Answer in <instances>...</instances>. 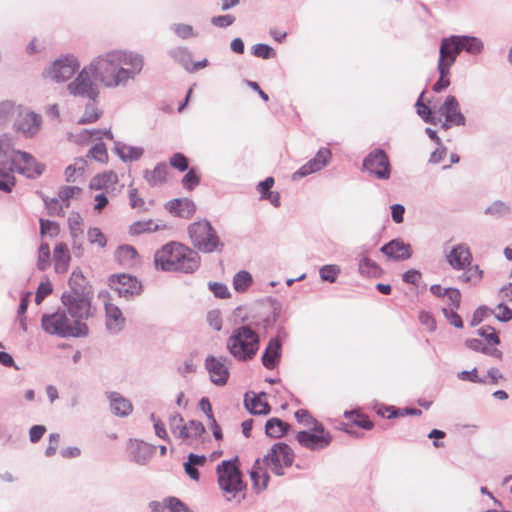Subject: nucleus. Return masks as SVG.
Masks as SVG:
<instances>
[{
  "label": "nucleus",
  "instance_id": "obj_1",
  "mask_svg": "<svg viewBox=\"0 0 512 512\" xmlns=\"http://www.w3.org/2000/svg\"><path fill=\"white\" fill-rule=\"evenodd\" d=\"M94 78L104 88L127 87L144 67L142 55L127 50H112L92 59Z\"/></svg>",
  "mask_w": 512,
  "mask_h": 512
},
{
  "label": "nucleus",
  "instance_id": "obj_2",
  "mask_svg": "<svg viewBox=\"0 0 512 512\" xmlns=\"http://www.w3.org/2000/svg\"><path fill=\"white\" fill-rule=\"evenodd\" d=\"M44 166L29 153L15 150L7 135L0 137V176L17 171L27 178H36L43 172Z\"/></svg>",
  "mask_w": 512,
  "mask_h": 512
},
{
  "label": "nucleus",
  "instance_id": "obj_3",
  "mask_svg": "<svg viewBox=\"0 0 512 512\" xmlns=\"http://www.w3.org/2000/svg\"><path fill=\"white\" fill-rule=\"evenodd\" d=\"M154 262L162 271L193 273L199 268L200 256L181 243L170 242L155 253Z\"/></svg>",
  "mask_w": 512,
  "mask_h": 512
},
{
  "label": "nucleus",
  "instance_id": "obj_4",
  "mask_svg": "<svg viewBox=\"0 0 512 512\" xmlns=\"http://www.w3.org/2000/svg\"><path fill=\"white\" fill-rule=\"evenodd\" d=\"M259 335L247 325L235 328L227 339L229 353L238 361L254 358L259 349Z\"/></svg>",
  "mask_w": 512,
  "mask_h": 512
},
{
  "label": "nucleus",
  "instance_id": "obj_5",
  "mask_svg": "<svg viewBox=\"0 0 512 512\" xmlns=\"http://www.w3.org/2000/svg\"><path fill=\"white\" fill-rule=\"evenodd\" d=\"M41 326L46 333L63 338L81 337L88 334L87 325L79 321H71L65 311L44 314L41 319Z\"/></svg>",
  "mask_w": 512,
  "mask_h": 512
},
{
  "label": "nucleus",
  "instance_id": "obj_6",
  "mask_svg": "<svg viewBox=\"0 0 512 512\" xmlns=\"http://www.w3.org/2000/svg\"><path fill=\"white\" fill-rule=\"evenodd\" d=\"M188 233L194 247L203 253L222 251L224 247L215 229L207 220L197 221L189 225Z\"/></svg>",
  "mask_w": 512,
  "mask_h": 512
},
{
  "label": "nucleus",
  "instance_id": "obj_7",
  "mask_svg": "<svg viewBox=\"0 0 512 512\" xmlns=\"http://www.w3.org/2000/svg\"><path fill=\"white\" fill-rule=\"evenodd\" d=\"M94 69L92 62L84 66L77 76L67 85L69 95L96 102L99 97V88L93 80Z\"/></svg>",
  "mask_w": 512,
  "mask_h": 512
},
{
  "label": "nucleus",
  "instance_id": "obj_8",
  "mask_svg": "<svg viewBox=\"0 0 512 512\" xmlns=\"http://www.w3.org/2000/svg\"><path fill=\"white\" fill-rule=\"evenodd\" d=\"M237 461V458L225 460L217 466L218 484L221 490L229 495L227 496L228 500H231L244 488Z\"/></svg>",
  "mask_w": 512,
  "mask_h": 512
},
{
  "label": "nucleus",
  "instance_id": "obj_9",
  "mask_svg": "<svg viewBox=\"0 0 512 512\" xmlns=\"http://www.w3.org/2000/svg\"><path fill=\"white\" fill-rule=\"evenodd\" d=\"M62 304L74 321L88 319L93 315L91 298L88 291L81 289L68 290L62 294Z\"/></svg>",
  "mask_w": 512,
  "mask_h": 512
},
{
  "label": "nucleus",
  "instance_id": "obj_10",
  "mask_svg": "<svg viewBox=\"0 0 512 512\" xmlns=\"http://www.w3.org/2000/svg\"><path fill=\"white\" fill-rule=\"evenodd\" d=\"M294 453L285 443L274 444L270 451L264 456V465L276 475H283V469L292 465Z\"/></svg>",
  "mask_w": 512,
  "mask_h": 512
},
{
  "label": "nucleus",
  "instance_id": "obj_11",
  "mask_svg": "<svg viewBox=\"0 0 512 512\" xmlns=\"http://www.w3.org/2000/svg\"><path fill=\"white\" fill-rule=\"evenodd\" d=\"M80 64L73 55L56 59L43 72V76L55 82H65L78 70Z\"/></svg>",
  "mask_w": 512,
  "mask_h": 512
},
{
  "label": "nucleus",
  "instance_id": "obj_12",
  "mask_svg": "<svg viewBox=\"0 0 512 512\" xmlns=\"http://www.w3.org/2000/svg\"><path fill=\"white\" fill-rule=\"evenodd\" d=\"M296 439L301 446L316 451L328 447L332 436L322 423H315L310 430L298 432Z\"/></svg>",
  "mask_w": 512,
  "mask_h": 512
},
{
  "label": "nucleus",
  "instance_id": "obj_13",
  "mask_svg": "<svg viewBox=\"0 0 512 512\" xmlns=\"http://www.w3.org/2000/svg\"><path fill=\"white\" fill-rule=\"evenodd\" d=\"M363 167L378 179L387 180L391 174L389 158L382 149L370 152L363 161Z\"/></svg>",
  "mask_w": 512,
  "mask_h": 512
},
{
  "label": "nucleus",
  "instance_id": "obj_14",
  "mask_svg": "<svg viewBox=\"0 0 512 512\" xmlns=\"http://www.w3.org/2000/svg\"><path fill=\"white\" fill-rule=\"evenodd\" d=\"M109 282L110 287L121 297L129 298L139 294L141 291L140 282L128 274L113 275L110 277Z\"/></svg>",
  "mask_w": 512,
  "mask_h": 512
},
{
  "label": "nucleus",
  "instance_id": "obj_15",
  "mask_svg": "<svg viewBox=\"0 0 512 512\" xmlns=\"http://www.w3.org/2000/svg\"><path fill=\"white\" fill-rule=\"evenodd\" d=\"M438 113L440 116L445 117V123L442 124V127L448 129L450 125H464L465 117L460 112L459 103L457 99L450 95L448 96L444 103L439 107Z\"/></svg>",
  "mask_w": 512,
  "mask_h": 512
},
{
  "label": "nucleus",
  "instance_id": "obj_16",
  "mask_svg": "<svg viewBox=\"0 0 512 512\" xmlns=\"http://www.w3.org/2000/svg\"><path fill=\"white\" fill-rule=\"evenodd\" d=\"M205 368L209 373L212 383L217 386H223L227 383L229 378V369L226 358L208 356L205 360Z\"/></svg>",
  "mask_w": 512,
  "mask_h": 512
},
{
  "label": "nucleus",
  "instance_id": "obj_17",
  "mask_svg": "<svg viewBox=\"0 0 512 512\" xmlns=\"http://www.w3.org/2000/svg\"><path fill=\"white\" fill-rule=\"evenodd\" d=\"M81 189L77 186H65L62 187L58 192V199L53 198L50 200H45L47 208L51 211V213H55L57 215H63L64 209L69 207V200L76 195H79Z\"/></svg>",
  "mask_w": 512,
  "mask_h": 512
},
{
  "label": "nucleus",
  "instance_id": "obj_18",
  "mask_svg": "<svg viewBox=\"0 0 512 512\" xmlns=\"http://www.w3.org/2000/svg\"><path fill=\"white\" fill-rule=\"evenodd\" d=\"M457 39L458 36L453 35L442 40L438 66L450 68L453 65L457 55L460 53Z\"/></svg>",
  "mask_w": 512,
  "mask_h": 512
},
{
  "label": "nucleus",
  "instance_id": "obj_19",
  "mask_svg": "<svg viewBox=\"0 0 512 512\" xmlns=\"http://www.w3.org/2000/svg\"><path fill=\"white\" fill-rule=\"evenodd\" d=\"M331 157V152L328 148H321L313 159L304 164L298 171L293 175V178H300L320 171L325 167Z\"/></svg>",
  "mask_w": 512,
  "mask_h": 512
},
{
  "label": "nucleus",
  "instance_id": "obj_20",
  "mask_svg": "<svg viewBox=\"0 0 512 512\" xmlns=\"http://www.w3.org/2000/svg\"><path fill=\"white\" fill-rule=\"evenodd\" d=\"M449 265L456 270H465L472 262V253L466 244H458L447 255Z\"/></svg>",
  "mask_w": 512,
  "mask_h": 512
},
{
  "label": "nucleus",
  "instance_id": "obj_21",
  "mask_svg": "<svg viewBox=\"0 0 512 512\" xmlns=\"http://www.w3.org/2000/svg\"><path fill=\"white\" fill-rule=\"evenodd\" d=\"M92 190H104L108 194L120 192L118 188V176L113 171H107L94 176L89 184Z\"/></svg>",
  "mask_w": 512,
  "mask_h": 512
},
{
  "label": "nucleus",
  "instance_id": "obj_22",
  "mask_svg": "<svg viewBox=\"0 0 512 512\" xmlns=\"http://www.w3.org/2000/svg\"><path fill=\"white\" fill-rule=\"evenodd\" d=\"M41 119L40 117L29 111L22 109V116H18L15 119V126L17 130L21 131L26 136L35 135L40 129Z\"/></svg>",
  "mask_w": 512,
  "mask_h": 512
},
{
  "label": "nucleus",
  "instance_id": "obj_23",
  "mask_svg": "<svg viewBox=\"0 0 512 512\" xmlns=\"http://www.w3.org/2000/svg\"><path fill=\"white\" fill-rule=\"evenodd\" d=\"M104 136L108 139H113V135L110 130L83 129L78 132H69L67 134L70 142L80 145L87 144L92 140H101Z\"/></svg>",
  "mask_w": 512,
  "mask_h": 512
},
{
  "label": "nucleus",
  "instance_id": "obj_24",
  "mask_svg": "<svg viewBox=\"0 0 512 512\" xmlns=\"http://www.w3.org/2000/svg\"><path fill=\"white\" fill-rule=\"evenodd\" d=\"M381 252L388 258L405 260L411 257V247L402 240L394 239L381 247Z\"/></svg>",
  "mask_w": 512,
  "mask_h": 512
},
{
  "label": "nucleus",
  "instance_id": "obj_25",
  "mask_svg": "<svg viewBox=\"0 0 512 512\" xmlns=\"http://www.w3.org/2000/svg\"><path fill=\"white\" fill-rule=\"evenodd\" d=\"M106 312V327L112 334L120 332L125 325V318L116 305L112 303H105Z\"/></svg>",
  "mask_w": 512,
  "mask_h": 512
},
{
  "label": "nucleus",
  "instance_id": "obj_26",
  "mask_svg": "<svg viewBox=\"0 0 512 512\" xmlns=\"http://www.w3.org/2000/svg\"><path fill=\"white\" fill-rule=\"evenodd\" d=\"M166 209L170 213L185 219L191 218L196 211L194 202L187 198L168 201L166 203Z\"/></svg>",
  "mask_w": 512,
  "mask_h": 512
},
{
  "label": "nucleus",
  "instance_id": "obj_27",
  "mask_svg": "<svg viewBox=\"0 0 512 512\" xmlns=\"http://www.w3.org/2000/svg\"><path fill=\"white\" fill-rule=\"evenodd\" d=\"M204 432L205 428L201 422L190 420L185 423L184 426H181L177 438L189 445H192L204 434Z\"/></svg>",
  "mask_w": 512,
  "mask_h": 512
},
{
  "label": "nucleus",
  "instance_id": "obj_28",
  "mask_svg": "<svg viewBox=\"0 0 512 512\" xmlns=\"http://www.w3.org/2000/svg\"><path fill=\"white\" fill-rule=\"evenodd\" d=\"M281 341L278 337L271 338L263 355H262V363L264 367L267 369H274L281 357Z\"/></svg>",
  "mask_w": 512,
  "mask_h": 512
},
{
  "label": "nucleus",
  "instance_id": "obj_29",
  "mask_svg": "<svg viewBox=\"0 0 512 512\" xmlns=\"http://www.w3.org/2000/svg\"><path fill=\"white\" fill-rule=\"evenodd\" d=\"M71 255L68 246L61 242L55 245L53 250V262L56 273L64 274L68 271Z\"/></svg>",
  "mask_w": 512,
  "mask_h": 512
},
{
  "label": "nucleus",
  "instance_id": "obj_30",
  "mask_svg": "<svg viewBox=\"0 0 512 512\" xmlns=\"http://www.w3.org/2000/svg\"><path fill=\"white\" fill-rule=\"evenodd\" d=\"M138 254L134 247L130 245L120 246L115 252V258L119 264L130 268L138 263Z\"/></svg>",
  "mask_w": 512,
  "mask_h": 512
},
{
  "label": "nucleus",
  "instance_id": "obj_31",
  "mask_svg": "<svg viewBox=\"0 0 512 512\" xmlns=\"http://www.w3.org/2000/svg\"><path fill=\"white\" fill-rule=\"evenodd\" d=\"M168 174V166L165 163H158L153 170H146L144 178L152 187L161 185L166 182Z\"/></svg>",
  "mask_w": 512,
  "mask_h": 512
},
{
  "label": "nucleus",
  "instance_id": "obj_32",
  "mask_svg": "<svg viewBox=\"0 0 512 512\" xmlns=\"http://www.w3.org/2000/svg\"><path fill=\"white\" fill-rule=\"evenodd\" d=\"M250 478L253 488L256 492H261L266 489L268 485L269 476L260 465V460L257 459L252 470L250 471Z\"/></svg>",
  "mask_w": 512,
  "mask_h": 512
},
{
  "label": "nucleus",
  "instance_id": "obj_33",
  "mask_svg": "<svg viewBox=\"0 0 512 512\" xmlns=\"http://www.w3.org/2000/svg\"><path fill=\"white\" fill-rule=\"evenodd\" d=\"M22 106L6 100L0 103V125H4L18 116H22Z\"/></svg>",
  "mask_w": 512,
  "mask_h": 512
},
{
  "label": "nucleus",
  "instance_id": "obj_34",
  "mask_svg": "<svg viewBox=\"0 0 512 512\" xmlns=\"http://www.w3.org/2000/svg\"><path fill=\"white\" fill-rule=\"evenodd\" d=\"M112 412L117 416H127L132 411V405L129 400L122 397L116 392L109 394Z\"/></svg>",
  "mask_w": 512,
  "mask_h": 512
},
{
  "label": "nucleus",
  "instance_id": "obj_35",
  "mask_svg": "<svg viewBox=\"0 0 512 512\" xmlns=\"http://www.w3.org/2000/svg\"><path fill=\"white\" fill-rule=\"evenodd\" d=\"M115 152L123 161L138 160L143 155V148L130 146L121 142L115 143Z\"/></svg>",
  "mask_w": 512,
  "mask_h": 512
},
{
  "label": "nucleus",
  "instance_id": "obj_36",
  "mask_svg": "<svg viewBox=\"0 0 512 512\" xmlns=\"http://www.w3.org/2000/svg\"><path fill=\"white\" fill-rule=\"evenodd\" d=\"M460 51L464 50L470 54L477 55L483 51V42L473 36H458L457 39Z\"/></svg>",
  "mask_w": 512,
  "mask_h": 512
},
{
  "label": "nucleus",
  "instance_id": "obj_37",
  "mask_svg": "<svg viewBox=\"0 0 512 512\" xmlns=\"http://www.w3.org/2000/svg\"><path fill=\"white\" fill-rule=\"evenodd\" d=\"M133 459L139 464H145L152 456V448L145 442L135 441L130 446Z\"/></svg>",
  "mask_w": 512,
  "mask_h": 512
},
{
  "label": "nucleus",
  "instance_id": "obj_38",
  "mask_svg": "<svg viewBox=\"0 0 512 512\" xmlns=\"http://www.w3.org/2000/svg\"><path fill=\"white\" fill-rule=\"evenodd\" d=\"M358 272L363 276L377 278L381 275L382 271L375 261L362 255L359 259Z\"/></svg>",
  "mask_w": 512,
  "mask_h": 512
},
{
  "label": "nucleus",
  "instance_id": "obj_39",
  "mask_svg": "<svg viewBox=\"0 0 512 512\" xmlns=\"http://www.w3.org/2000/svg\"><path fill=\"white\" fill-rule=\"evenodd\" d=\"M68 228L72 239H81L84 233V220L78 212H71L68 216Z\"/></svg>",
  "mask_w": 512,
  "mask_h": 512
},
{
  "label": "nucleus",
  "instance_id": "obj_40",
  "mask_svg": "<svg viewBox=\"0 0 512 512\" xmlns=\"http://www.w3.org/2000/svg\"><path fill=\"white\" fill-rule=\"evenodd\" d=\"M288 429L289 425L278 418L269 419L265 425L266 434L271 438L282 437Z\"/></svg>",
  "mask_w": 512,
  "mask_h": 512
},
{
  "label": "nucleus",
  "instance_id": "obj_41",
  "mask_svg": "<svg viewBox=\"0 0 512 512\" xmlns=\"http://www.w3.org/2000/svg\"><path fill=\"white\" fill-rule=\"evenodd\" d=\"M265 394L253 396L250 400L245 399V405L252 414H268L270 407L268 403L263 399Z\"/></svg>",
  "mask_w": 512,
  "mask_h": 512
},
{
  "label": "nucleus",
  "instance_id": "obj_42",
  "mask_svg": "<svg viewBox=\"0 0 512 512\" xmlns=\"http://www.w3.org/2000/svg\"><path fill=\"white\" fill-rule=\"evenodd\" d=\"M483 278V271L478 265L468 266L464 272L459 276V280L464 283L472 285L478 284Z\"/></svg>",
  "mask_w": 512,
  "mask_h": 512
},
{
  "label": "nucleus",
  "instance_id": "obj_43",
  "mask_svg": "<svg viewBox=\"0 0 512 512\" xmlns=\"http://www.w3.org/2000/svg\"><path fill=\"white\" fill-rule=\"evenodd\" d=\"M86 161L83 158L76 159L75 162L69 165L65 170V179L67 182H75L85 170Z\"/></svg>",
  "mask_w": 512,
  "mask_h": 512
},
{
  "label": "nucleus",
  "instance_id": "obj_44",
  "mask_svg": "<svg viewBox=\"0 0 512 512\" xmlns=\"http://www.w3.org/2000/svg\"><path fill=\"white\" fill-rule=\"evenodd\" d=\"M165 225H158L152 220L137 221L130 227L131 234L139 235L145 232H155L159 229H164Z\"/></svg>",
  "mask_w": 512,
  "mask_h": 512
},
{
  "label": "nucleus",
  "instance_id": "obj_45",
  "mask_svg": "<svg viewBox=\"0 0 512 512\" xmlns=\"http://www.w3.org/2000/svg\"><path fill=\"white\" fill-rule=\"evenodd\" d=\"M51 263V252L49 244L43 242L38 249L37 268L40 271H45Z\"/></svg>",
  "mask_w": 512,
  "mask_h": 512
},
{
  "label": "nucleus",
  "instance_id": "obj_46",
  "mask_svg": "<svg viewBox=\"0 0 512 512\" xmlns=\"http://www.w3.org/2000/svg\"><path fill=\"white\" fill-rule=\"evenodd\" d=\"M95 104L96 102H88L83 116L78 120L79 124L94 123L100 118L101 111L96 107Z\"/></svg>",
  "mask_w": 512,
  "mask_h": 512
},
{
  "label": "nucleus",
  "instance_id": "obj_47",
  "mask_svg": "<svg viewBox=\"0 0 512 512\" xmlns=\"http://www.w3.org/2000/svg\"><path fill=\"white\" fill-rule=\"evenodd\" d=\"M252 283V276L247 271L238 272L233 278L234 289L238 292L245 291Z\"/></svg>",
  "mask_w": 512,
  "mask_h": 512
},
{
  "label": "nucleus",
  "instance_id": "obj_48",
  "mask_svg": "<svg viewBox=\"0 0 512 512\" xmlns=\"http://www.w3.org/2000/svg\"><path fill=\"white\" fill-rule=\"evenodd\" d=\"M467 346L474 350V351H480L484 354L493 356V357H500L501 352L497 348H490L483 344V342L479 339H470L466 342Z\"/></svg>",
  "mask_w": 512,
  "mask_h": 512
},
{
  "label": "nucleus",
  "instance_id": "obj_49",
  "mask_svg": "<svg viewBox=\"0 0 512 512\" xmlns=\"http://www.w3.org/2000/svg\"><path fill=\"white\" fill-rule=\"evenodd\" d=\"M340 267L335 264L324 265L320 268L319 274L323 281L334 283L340 274Z\"/></svg>",
  "mask_w": 512,
  "mask_h": 512
},
{
  "label": "nucleus",
  "instance_id": "obj_50",
  "mask_svg": "<svg viewBox=\"0 0 512 512\" xmlns=\"http://www.w3.org/2000/svg\"><path fill=\"white\" fill-rule=\"evenodd\" d=\"M87 238L91 245H97L100 248H104L107 244L105 235L98 227L89 228L87 231Z\"/></svg>",
  "mask_w": 512,
  "mask_h": 512
},
{
  "label": "nucleus",
  "instance_id": "obj_51",
  "mask_svg": "<svg viewBox=\"0 0 512 512\" xmlns=\"http://www.w3.org/2000/svg\"><path fill=\"white\" fill-rule=\"evenodd\" d=\"M423 94L424 92L421 93L416 103L417 113L426 123L436 124L437 121L435 116L432 115L431 109L422 103Z\"/></svg>",
  "mask_w": 512,
  "mask_h": 512
},
{
  "label": "nucleus",
  "instance_id": "obj_52",
  "mask_svg": "<svg viewBox=\"0 0 512 512\" xmlns=\"http://www.w3.org/2000/svg\"><path fill=\"white\" fill-rule=\"evenodd\" d=\"M87 157L99 162H105L108 158V154L104 143L99 142L92 146L87 153Z\"/></svg>",
  "mask_w": 512,
  "mask_h": 512
},
{
  "label": "nucleus",
  "instance_id": "obj_53",
  "mask_svg": "<svg viewBox=\"0 0 512 512\" xmlns=\"http://www.w3.org/2000/svg\"><path fill=\"white\" fill-rule=\"evenodd\" d=\"M449 70L450 68L448 67H442V66H438V71H439V79L438 81L433 85V90L435 92H441L442 90H444L445 88H447L449 85H450V80H449Z\"/></svg>",
  "mask_w": 512,
  "mask_h": 512
},
{
  "label": "nucleus",
  "instance_id": "obj_54",
  "mask_svg": "<svg viewBox=\"0 0 512 512\" xmlns=\"http://www.w3.org/2000/svg\"><path fill=\"white\" fill-rule=\"evenodd\" d=\"M129 205L133 209H139L142 211H146L147 207L145 206V201L138 194V190L136 188L129 189Z\"/></svg>",
  "mask_w": 512,
  "mask_h": 512
},
{
  "label": "nucleus",
  "instance_id": "obj_55",
  "mask_svg": "<svg viewBox=\"0 0 512 512\" xmlns=\"http://www.w3.org/2000/svg\"><path fill=\"white\" fill-rule=\"evenodd\" d=\"M252 53L254 56L262 59H270L275 56L274 50L269 45L262 43L254 45Z\"/></svg>",
  "mask_w": 512,
  "mask_h": 512
},
{
  "label": "nucleus",
  "instance_id": "obj_56",
  "mask_svg": "<svg viewBox=\"0 0 512 512\" xmlns=\"http://www.w3.org/2000/svg\"><path fill=\"white\" fill-rule=\"evenodd\" d=\"M69 290L81 289L82 291H87L85 286V278L80 271L74 270L69 279Z\"/></svg>",
  "mask_w": 512,
  "mask_h": 512
},
{
  "label": "nucleus",
  "instance_id": "obj_57",
  "mask_svg": "<svg viewBox=\"0 0 512 512\" xmlns=\"http://www.w3.org/2000/svg\"><path fill=\"white\" fill-rule=\"evenodd\" d=\"M478 334L481 335L485 339V341L488 345L495 346V345L499 344V342H500L499 337L496 334L494 328H492L490 326L483 327V328L479 329Z\"/></svg>",
  "mask_w": 512,
  "mask_h": 512
},
{
  "label": "nucleus",
  "instance_id": "obj_58",
  "mask_svg": "<svg viewBox=\"0 0 512 512\" xmlns=\"http://www.w3.org/2000/svg\"><path fill=\"white\" fill-rule=\"evenodd\" d=\"M200 182V178L194 168H191L182 178V185L188 190L195 188Z\"/></svg>",
  "mask_w": 512,
  "mask_h": 512
},
{
  "label": "nucleus",
  "instance_id": "obj_59",
  "mask_svg": "<svg viewBox=\"0 0 512 512\" xmlns=\"http://www.w3.org/2000/svg\"><path fill=\"white\" fill-rule=\"evenodd\" d=\"M40 233L54 237L59 233V226L50 220L40 219Z\"/></svg>",
  "mask_w": 512,
  "mask_h": 512
},
{
  "label": "nucleus",
  "instance_id": "obj_60",
  "mask_svg": "<svg viewBox=\"0 0 512 512\" xmlns=\"http://www.w3.org/2000/svg\"><path fill=\"white\" fill-rule=\"evenodd\" d=\"M449 308L458 309L461 301V293L456 288H446V295Z\"/></svg>",
  "mask_w": 512,
  "mask_h": 512
},
{
  "label": "nucleus",
  "instance_id": "obj_61",
  "mask_svg": "<svg viewBox=\"0 0 512 512\" xmlns=\"http://www.w3.org/2000/svg\"><path fill=\"white\" fill-rule=\"evenodd\" d=\"M457 309L453 308H443L442 312L446 319L449 321L451 325H453L456 328H462L463 327V321L461 317L456 312Z\"/></svg>",
  "mask_w": 512,
  "mask_h": 512
},
{
  "label": "nucleus",
  "instance_id": "obj_62",
  "mask_svg": "<svg viewBox=\"0 0 512 512\" xmlns=\"http://www.w3.org/2000/svg\"><path fill=\"white\" fill-rule=\"evenodd\" d=\"M170 165L183 172L188 169V161L187 158L182 153H175L170 158Z\"/></svg>",
  "mask_w": 512,
  "mask_h": 512
},
{
  "label": "nucleus",
  "instance_id": "obj_63",
  "mask_svg": "<svg viewBox=\"0 0 512 512\" xmlns=\"http://www.w3.org/2000/svg\"><path fill=\"white\" fill-rule=\"evenodd\" d=\"M295 418L297 421L305 426H315V423H319L311 414L305 409H299L295 412Z\"/></svg>",
  "mask_w": 512,
  "mask_h": 512
},
{
  "label": "nucleus",
  "instance_id": "obj_64",
  "mask_svg": "<svg viewBox=\"0 0 512 512\" xmlns=\"http://www.w3.org/2000/svg\"><path fill=\"white\" fill-rule=\"evenodd\" d=\"M164 506L170 512L187 511L185 504L182 501H180L178 498H175V497L166 498L164 500Z\"/></svg>",
  "mask_w": 512,
  "mask_h": 512
}]
</instances>
